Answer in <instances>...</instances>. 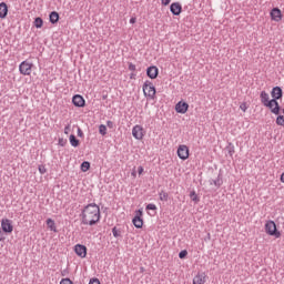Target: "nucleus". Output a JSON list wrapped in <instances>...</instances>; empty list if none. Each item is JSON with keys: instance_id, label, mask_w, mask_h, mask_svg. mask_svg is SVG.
Masks as SVG:
<instances>
[{"instance_id": "1", "label": "nucleus", "mask_w": 284, "mask_h": 284, "mask_svg": "<svg viewBox=\"0 0 284 284\" xmlns=\"http://www.w3.org/2000/svg\"><path fill=\"white\" fill-rule=\"evenodd\" d=\"M82 225H97L101 221V209L97 204H88L80 214Z\"/></svg>"}, {"instance_id": "2", "label": "nucleus", "mask_w": 284, "mask_h": 284, "mask_svg": "<svg viewBox=\"0 0 284 284\" xmlns=\"http://www.w3.org/2000/svg\"><path fill=\"white\" fill-rule=\"evenodd\" d=\"M142 90L146 99H150L151 101H154V99H156V88L154 87V83H152L150 80H146L143 83Z\"/></svg>"}, {"instance_id": "3", "label": "nucleus", "mask_w": 284, "mask_h": 284, "mask_svg": "<svg viewBox=\"0 0 284 284\" xmlns=\"http://www.w3.org/2000/svg\"><path fill=\"white\" fill-rule=\"evenodd\" d=\"M265 233L268 236H275V239H281V232L276 229V223L274 221H267L264 225Z\"/></svg>"}, {"instance_id": "4", "label": "nucleus", "mask_w": 284, "mask_h": 284, "mask_svg": "<svg viewBox=\"0 0 284 284\" xmlns=\"http://www.w3.org/2000/svg\"><path fill=\"white\" fill-rule=\"evenodd\" d=\"M32 68H34V64L24 60L19 64V72L22 77H30V74H32Z\"/></svg>"}, {"instance_id": "5", "label": "nucleus", "mask_w": 284, "mask_h": 284, "mask_svg": "<svg viewBox=\"0 0 284 284\" xmlns=\"http://www.w3.org/2000/svg\"><path fill=\"white\" fill-rule=\"evenodd\" d=\"M1 230L4 234H12L14 232V225H12V220L2 219L1 220Z\"/></svg>"}, {"instance_id": "6", "label": "nucleus", "mask_w": 284, "mask_h": 284, "mask_svg": "<svg viewBox=\"0 0 284 284\" xmlns=\"http://www.w3.org/2000/svg\"><path fill=\"white\" fill-rule=\"evenodd\" d=\"M132 223L134 227H136L138 230H141V227H143V210L142 209L135 211V215L132 220Z\"/></svg>"}, {"instance_id": "7", "label": "nucleus", "mask_w": 284, "mask_h": 284, "mask_svg": "<svg viewBox=\"0 0 284 284\" xmlns=\"http://www.w3.org/2000/svg\"><path fill=\"white\" fill-rule=\"evenodd\" d=\"M178 156L182 161H187V159H190V148H187V145H185V144L179 145Z\"/></svg>"}, {"instance_id": "8", "label": "nucleus", "mask_w": 284, "mask_h": 284, "mask_svg": "<svg viewBox=\"0 0 284 284\" xmlns=\"http://www.w3.org/2000/svg\"><path fill=\"white\" fill-rule=\"evenodd\" d=\"M132 136H134L136 141H143V136H145V129L139 124L134 125L132 129Z\"/></svg>"}, {"instance_id": "9", "label": "nucleus", "mask_w": 284, "mask_h": 284, "mask_svg": "<svg viewBox=\"0 0 284 284\" xmlns=\"http://www.w3.org/2000/svg\"><path fill=\"white\" fill-rule=\"evenodd\" d=\"M265 108H268L271 110L272 114H281V106L278 105V101L272 99L268 103L264 105Z\"/></svg>"}, {"instance_id": "10", "label": "nucleus", "mask_w": 284, "mask_h": 284, "mask_svg": "<svg viewBox=\"0 0 284 284\" xmlns=\"http://www.w3.org/2000/svg\"><path fill=\"white\" fill-rule=\"evenodd\" d=\"M272 21H275L278 23L280 21H283V12H281V9L273 8L270 12Z\"/></svg>"}, {"instance_id": "11", "label": "nucleus", "mask_w": 284, "mask_h": 284, "mask_svg": "<svg viewBox=\"0 0 284 284\" xmlns=\"http://www.w3.org/2000/svg\"><path fill=\"white\" fill-rule=\"evenodd\" d=\"M74 252L80 258H85V256H88V247H85V245L77 244L74 246Z\"/></svg>"}, {"instance_id": "12", "label": "nucleus", "mask_w": 284, "mask_h": 284, "mask_svg": "<svg viewBox=\"0 0 284 284\" xmlns=\"http://www.w3.org/2000/svg\"><path fill=\"white\" fill-rule=\"evenodd\" d=\"M189 109L190 104L186 102L180 101L175 104V112H178V114H185Z\"/></svg>"}, {"instance_id": "13", "label": "nucleus", "mask_w": 284, "mask_h": 284, "mask_svg": "<svg viewBox=\"0 0 284 284\" xmlns=\"http://www.w3.org/2000/svg\"><path fill=\"white\" fill-rule=\"evenodd\" d=\"M170 11L172 12V14H174L175 17H179V14H181V12H183V7L181 6L180 2H173L170 6Z\"/></svg>"}, {"instance_id": "14", "label": "nucleus", "mask_w": 284, "mask_h": 284, "mask_svg": "<svg viewBox=\"0 0 284 284\" xmlns=\"http://www.w3.org/2000/svg\"><path fill=\"white\" fill-rule=\"evenodd\" d=\"M207 282V275L205 273H197L193 277V284H205Z\"/></svg>"}, {"instance_id": "15", "label": "nucleus", "mask_w": 284, "mask_h": 284, "mask_svg": "<svg viewBox=\"0 0 284 284\" xmlns=\"http://www.w3.org/2000/svg\"><path fill=\"white\" fill-rule=\"evenodd\" d=\"M72 103H73V105H75L77 108H84V106H85V99H83L82 95L77 94V95H74V97L72 98Z\"/></svg>"}, {"instance_id": "16", "label": "nucleus", "mask_w": 284, "mask_h": 284, "mask_svg": "<svg viewBox=\"0 0 284 284\" xmlns=\"http://www.w3.org/2000/svg\"><path fill=\"white\" fill-rule=\"evenodd\" d=\"M146 75L149 79H156L159 77V68L152 65L146 69Z\"/></svg>"}, {"instance_id": "17", "label": "nucleus", "mask_w": 284, "mask_h": 284, "mask_svg": "<svg viewBox=\"0 0 284 284\" xmlns=\"http://www.w3.org/2000/svg\"><path fill=\"white\" fill-rule=\"evenodd\" d=\"M273 99L275 101H277V99H282L283 98V90L281 89V87H274L272 89V92H271Z\"/></svg>"}, {"instance_id": "18", "label": "nucleus", "mask_w": 284, "mask_h": 284, "mask_svg": "<svg viewBox=\"0 0 284 284\" xmlns=\"http://www.w3.org/2000/svg\"><path fill=\"white\" fill-rule=\"evenodd\" d=\"M45 224H47L48 230H50V232H54V233L59 232L57 230V223L54 222V220L49 217V219H47Z\"/></svg>"}, {"instance_id": "19", "label": "nucleus", "mask_w": 284, "mask_h": 284, "mask_svg": "<svg viewBox=\"0 0 284 284\" xmlns=\"http://www.w3.org/2000/svg\"><path fill=\"white\" fill-rule=\"evenodd\" d=\"M8 17V4L6 2L0 3V19H6Z\"/></svg>"}, {"instance_id": "20", "label": "nucleus", "mask_w": 284, "mask_h": 284, "mask_svg": "<svg viewBox=\"0 0 284 284\" xmlns=\"http://www.w3.org/2000/svg\"><path fill=\"white\" fill-rule=\"evenodd\" d=\"M260 99H261V103L263 105H265L266 103H268L270 101V93L265 92V91H262L261 94H260Z\"/></svg>"}, {"instance_id": "21", "label": "nucleus", "mask_w": 284, "mask_h": 284, "mask_svg": "<svg viewBox=\"0 0 284 284\" xmlns=\"http://www.w3.org/2000/svg\"><path fill=\"white\" fill-rule=\"evenodd\" d=\"M49 19H50L51 23H58L59 22V13L57 11H52L50 13Z\"/></svg>"}, {"instance_id": "22", "label": "nucleus", "mask_w": 284, "mask_h": 284, "mask_svg": "<svg viewBox=\"0 0 284 284\" xmlns=\"http://www.w3.org/2000/svg\"><path fill=\"white\" fill-rule=\"evenodd\" d=\"M69 141L73 148H79V141H78L77 136L70 135Z\"/></svg>"}, {"instance_id": "23", "label": "nucleus", "mask_w": 284, "mask_h": 284, "mask_svg": "<svg viewBox=\"0 0 284 284\" xmlns=\"http://www.w3.org/2000/svg\"><path fill=\"white\" fill-rule=\"evenodd\" d=\"M99 133L102 135V136H105V134H108V126H105V124H101L99 126Z\"/></svg>"}, {"instance_id": "24", "label": "nucleus", "mask_w": 284, "mask_h": 284, "mask_svg": "<svg viewBox=\"0 0 284 284\" xmlns=\"http://www.w3.org/2000/svg\"><path fill=\"white\" fill-rule=\"evenodd\" d=\"M190 199L194 202V203H199V195L196 194V192L192 191L190 193Z\"/></svg>"}, {"instance_id": "25", "label": "nucleus", "mask_w": 284, "mask_h": 284, "mask_svg": "<svg viewBox=\"0 0 284 284\" xmlns=\"http://www.w3.org/2000/svg\"><path fill=\"white\" fill-rule=\"evenodd\" d=\"M34 26H36V28H43V19L36 18Z\"/></svg>"}, {"instance_id": "26", "label": "nucleus", "mask_w": 284, "mask_h": 284, "mask_svg": "<svg viewBox=\"0 0 284 284\" xmlns=\"http://www.w3.org/2000/svg\"><path fill=\"white\" fill-rule=\"evenodd\" d=\"M81 170L83 172H88V170H90V162H88V161L82 162Z\"/></svg>"}, {"instance_id": "27", "label": "nucleus", "mask_w": 284, "mask_h": 284, "mask_svg": "<svg viewBox=\"0 0 284 284\" xmlns=\"http://www.w3.org/2000/svg\"><path fill=\"white\" fill-rule=\"evenodd\" d=\"M276 125H282L284 126V116L283 115H278L276 118Z\"/></svg>"}, {"instance_id": "28", "label": "nucleus", "mask_w": 284, "mask_h": 284, "mask_svg": "<svg viewBox=\"0 0 284 284\" xmlns=\"http://www.w3.org/2000/svg\"><path fill=\"white\" fill-rule=\"evenodd\" d=\"M112 234H113L114 239H119V236H121V231H119L116 227H113Z\"/></svg>"}, {"instance_id": "29", "label": "nucleus", "mask_w": 284, "mask_h": 284, "mask_svg": "<svg viewBox=\"0 0 284 284\" xmlns=\"http://www.w3.org/2000/svg\"><path fill=\"white\" fill-rule=\"evenodd\" d=\"M240 110H242V112H247V102H242L240 104Z\"/></svg>"}, {"instance_id": "30", "label": "nucleus", "mask_w": 284, "mask_h": 284, "mask_svg": "<svg viewBox=\"0 0 284 284\" xmlns=\"http://www.w3.org/2000/svg\"><path fill=\"white\" fill-rule=\"evenodd\" d=\"M38 170L40 174H45V172H48V169H45V165H39Z\"/></svg>"}, {"instance_id": "31", "label": "nucleus", "mask_w": 284, "mask_h": 284, "mask_svg": "<svg viewBox=\"0 0 284 284\" xmlns=\"http://www.w3.org/2000/svg\"><path fill=\"white\" fill-rule=\"evenodd\" d=\"M160 201H168V193L161 192L160 193Z\"/></svg>"}, {"instance_id": "32", "label": "nucleus", "mask_w": 284, "mask_h": 284, "mask_svg": "<svg viewBox=\"0 0 284 284\" xmlns=\"http://www.w3.org/2000/svg\"><path fill=\"white\" fill-rule=\"evenodd\" d=\"M129 70L131 72H135L136 71V65L134 63H129Z\"/></svg>"}, {"instance_id": "33", "label": "nucleus", "mask_w": 284, "mask_h": 284, "mask_svg": "<svg viewBox=\"0 0 284 284\" xmlns=\"http://www.w3.org/2000/svg\"><path fill=\"white\" fill-rule=\"evenodd\" d=\"M185 256H187V252L185 250L179 253L180 258H185Z\"/></svg>"}, {"instance_id": "34", "label": "nucleus", "mask_w": 284, "mask_h": 284, "mask_svg": "<svg viewBox=\"0 0 284 284\" xmlns=\"http://www.w3.org/2000/svg\"><path fill=\"white\" fill-rule=\"evenodd\" d=\"M60 284H73L70 278H62Z\"/></svg>"}, {"instance_id": "35", "label": "nucleus", "mask_w": 284, "mask_h": 284, "mask_svg": "<svg viewBox=\"0 0 284 284\" xmlns=\"http://www.w3.org/2000/svg\"><path fill=\"white\" fill-rule=\"evenodd\" d=\"M146 210H156V204H148Z\"/></svg>"}, {"instance_id": "36", "label": "nucleus", "mask_w": 284, "mask_h": 284, "mask_svg": "<svg viewBox=\"0 0 284 284\" xmlns=\"http://www.w3.org/2000/svg\"><path fill=\"white\" fill-rule=\"evenodd\" d=\"M89 284H101V282L99 281V278H92L90 280Z\"/></svg>"}, {"instance_id": "37", "label": "nucleus", "mask_w": 284, "mask_h": 284, "mask_svg": "<svg viewBox=\"0 0 284 284\" xmlns=\"http://www.w3.org/2000/svg\"><path fill=\"white\" fill-rule=\"evenodd\" d=\"M170 1L172 0H161L162 6H170Z\"/></svg>"}, {"instance_id": "38", "label": "nucleus", "mask_w": 284, "mask_h": 284, "mask_svg": "<svg viewBox=\"0 0 284 284\" xmlns=\"http://www.w3.org/2000/svg\"><path fill=\"white\" fill-rule=\"evenodd\" d=\"M64 134H70V125H67V126L64 128Z\"/></svg>"}, {"instance_id": "39", "label": "nucleus", "mask_w": 284, "mask_h": 284, "mask_svg": "<svg viewBox=\"0 0 284 284\" xmlns=\"http://www.w3.org/2000/svg\"><path fill=\"white\" fill-rule=\"evenodd\" d=\"M143 171H144L143 166L138 168V174H140V175L143 174Z\"/></svg>"}, {"instance_id": "40", "label": "nucleus", "mask_w": 284, "mask_h": 284, "mask_svg": "<svg viewBox=\"0 0 284 284\" xmlns=\"http://www.w3.org/2000/svg\"><path fill=\"white\" fill-rule=\"evenodd\" d=\"M108 128H114V123L112 121L106 122Z\"/></svg>"}, {"instance_id": "41", "label": "nucleus", "mask_w": 284, "mask_h": 284, "mask_svg": "<svg viewBox=\"0 0 284 284\" xmlns=\"http://www.w3.org/2000/svg\"><path fill=\"white\" fill-rule=\"evenodd\" d=\"M130 23H132V24L136 23V18H134V17L131 18V19H130Z\"/></svg>"}, {"instance_id": "42", "label": "nucleus", "mask_w": 284, "mask_h": 284, "mask_svg": "<svg viewBox=\"0 0 284 284\" xmlns=\"http://www.w3.org/2000/svg\"><path fill=\"white\" fill-rule=\"evenodd\" d=\"M280 181L281 183H284V172L281 174Z\"/></svg>"}, {"instance_id": "43", "label": "nucleus", "mask_w": 284, "mask_h": 284, "mask_svg": "<svg viewBox=\"0 0 284 284\" xmlns=\"http://www.w3.org/2000/svg\"><path fill=\"white\" fill-rule=\"evenodd\" d=\"M131 174H132L133 179H136V172L135 171H133Z\"/></svg>"}, {"instance_id": "44", "label": "nucleus", "mask_w": 284, "mask_h": 284, "mask_svg": "<svg viewBox=\"0 0 284 284\" xmlns=\"http://www.w3.org/2000/svg\"><path fill=\"white\" fill-rule=\"evenodd\" d=\"M0 241H3L2 232L0 230Z\"/></svg>"}]
</instances>
